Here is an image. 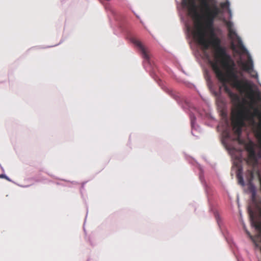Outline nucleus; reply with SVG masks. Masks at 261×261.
<instances>
[{"label": "nucleus", "mask_w": 261, "mask_h": 261, "mask_svg": "<svg viewBox=\"0 0 261 261\" xmlns=\"http://www.w3.org/2000/svg\"><path fill=\"white\" fill-rule=\"evenodd\" d=\"M237 177L238 179L239 184H240L242 186H244L245 183L243 177V175L242 172L240 170H239L237 174Z\"/></svg>", "instance_id": "obj_9"}, {"label": "nucleus", "mask_w": 261, "mask_h": 261, "mask_svg": "<svg viewBox=\"0 0 261 261\" xmlns=\"http://www.w3.org/2000/svg\"><path fill=\"white\" fill-rule=\"evenodd\" d=\"M246 233L248 234V236L250 237V238L252 240V241L253 242H255V240L254 239V238L251 235V234L250 233V232L247 231V230H246Z\"/></svg>", "instance_id": "obj_13"}, {"label": "nucleus", "mask_w": 261, "mask_h": 261, "mask_svg": "<svg viewBox=\"0 0 261 261\" xmlns=\"http://www.w3.org/2000/svg\"><path fill=\"white\" fill-rule=\"evenodd\" d=\"M246 149L247 152H250L251 151H254V145L252 142H250L248 144H247L246 146Z\"/></svg>", "instance_id": "obj_10"}, {"label": "nucleus", "mask_w": 261, "mask_h": 261, "mask_svg": "<svg viewBox=\"0 0 261 261\" xmlns=\"http://www.w3.org/2000/svg\"><path fill=\"white\" fill-rule=\"evenodd\" d=\"M242 67L244 70L248 73H251L253 70V61L251 57L248 58V60L246 63H243L242 64Z\"/></svg>", "instance_id": "obj_6"}, {"label": "nucleus", "mask_w": 261, "mask_h": 261, "mask_svg": "<svg viewBox=\"0 0 261 261\" xmlns=\"http://www.w3.org/2000/svg\"><path fill=\"white\" fill-rule=\"evenodd\" d=\"M215 95H217V93L215 92Z\"/></svg>", "instance_id": "obj_15"}, {"label": "nucleus", "mask_w": 261, "mask_h": 261, "mask_svg": "<svg viewBox=\"0 0 261 261\" xmlns=\"http://www.w3.org/2000/svg\"><path fill=\"white\" fill-rule=\"evenodd\" d=\"M201 7L204 9L206 14V19L204 23L202 21V17L198 12L197 17L193 16L192 14L189 15L194 20L195 30L193 32V37L196 42L202 46L204 50L208 49L211 46L217 52L216 47L215 46L214 41L218 39L221 45L220 39L214 36L213 31V23L215 18L220 13V9L216 3H212L210 7L208 2L211 0H199Z\"/></svg>", "instance_id": "obj_2"}, {"label": "nucleus", "mask_w": 261, "mask_h": 261, "mask_svg": "<svg viewBox=\"0 0 261 261\" xmlns=\"http://www.w3.org/2000/svg\"><path fill=\"white\" fill-rule=\"evenodd\" d=\"M182 4L187 7L189 14H192L193 16L197 17L198 10L194 0H182Z\"/></svg>", "instance_id": "obj_4"}, {"label": "nucleus", "mask_w": 261, "mask_h": 261, "mask_svg": "<svg viewBox=\"0 0 261 261\" xmlns=\"http://www.w3.org/2000/svg\"><path fill=\"white\" fill-rule=\"evenodd\" d=\"M246 178L249 182H251L254 177V170L253 169L248 170L246 172Z\"/></svg>", "instance_id": "obj_8"}, {"label": "nucleus", "mask_w": 261, "mask_h": 261, "mask_svg": "<svg viewBox=\"0 0 261 261\" xmlns=\"http://www.w3.org/2000/svg\"><path fill=\"white\" fill-rule=\"evenodd\" d=\"M227 27L228 30V36L229 39L232 40H234L235 39H237L238 40V43L240 45H242V41L240 38L237 35L234 30L233 29H232L231 23H228L227 24Z\"/></svg>", "instance_id": "obj_5"}, {"label": "nucleus", "mask_w": 261, "mask_h": 261, "mask_svg": "<svg viewBox=\"0 0 261 261\" xmlns=\"http://www.w3.org/2000/svg\"><path fill=\"white\" fill-rule=\"evenodd\" d=\"M253 223L255 228L261 231V223L259 222H253Z\"/></svg>", "instance_id": "obj_11"}, {"label": "nucleus", "mask_w": 261, "mask_h": 261, "mask_svg": "<svg viewBox=\"0 0 261 261\" xmlns=\"http://www.w3.org/2000/svg\"><path fill=\"white\" fill-rule=\"evenodd\" d=\"M248 163L250 164L254 165L257 163V160L256 156L255 151H251L248 153Z\"/></svg>", "instance_id": "obj_7"}, {"label": "nucleus", "mask_w": 261, "mask_h": 261, "mask_svg": "<svg viewBox=\"0 0 261 261\" xmlns=\"http://www.w3.org/2000/svg\"><path fill=\"white\" fill-rule=\"evenodd\" d=\"M218 39L214 41L217 52L214 53L213 60H210L209 63L215 73L216 76L222 83L225 92L229 96L231 103L237 102L240 98L239 95L233 92L227 86L229 83L233 88L242 93L250 88L247 80L239 78L238 74L242 76L241 72H238L236 64L230 56L226 53L224 47L220 46Z\"/></svg>", "instance_id": "obj_1"}, {"label": "nucleus", "mask_w": 261, "mask_h": 261, "mask_svg": "<svg viewBox=\"0 0 261 261\" xmlns=\"http://www.w3.org/2000/svg\"><path fill=\"white\" fill-rule=\"evenodd\" d=\"M5 177V175L4 174L0 175V178H4Z\"/></svg>", "instance_id": "obj_14"}, {"label": "nucleus", "mask_w": 261, "mask_h": 261, "mask_svg": "<svg viewBox=\"0 0 261 261\" xmlns=\"http://www.w3.org/2000/svg\"><path fill=\"white\" fill-rule=\"evenodd\" d=\"M132 42L138 48L142 57L146 61H149L150 54L148 49L139 40L136 39H133Z\"/></svg>", "instance_id": "obj_3"}, {"label": "nucleus", "mask_w": 261, "mask_h": 261, "mask_svg": "<svg viewBox=\"0 0 261 261\" xmlns=\"http://www.w3.org/2000/svg\"><path fill=\"white\" fill-rule=\"evenodd\" d=\"M220 6L222 8H229V2L226 1L225 2L221 3Z\"/></svg>", "instance_id": "obj_12"}]
</instances>
